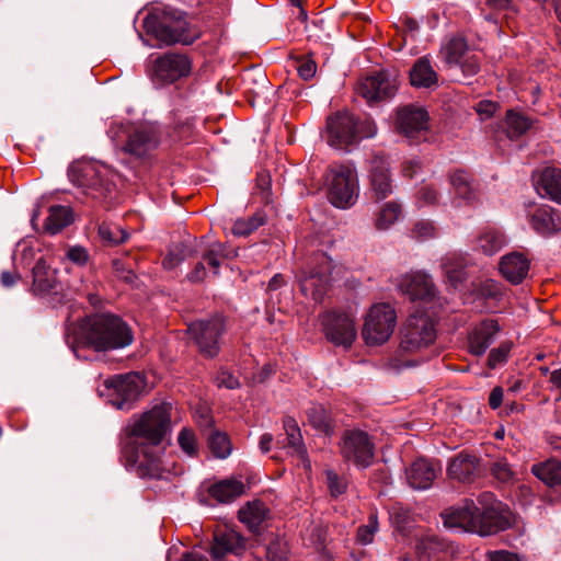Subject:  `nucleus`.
<instances>
[{
    "label": "nucleus",
    "mask_w": 561,
    "mask_h": 561,
    "mask_svg": "<svg viewBox=\"0 0 561 561\" xmlns=\"http://www.w3.org/2000/svg\"><path fill=\"white\" fill-rule=\"evenodd\" d=\"M170 428V407L161 403L135 417L126 427L123 455L138 474L162 478L163 468L158 446Z\"/></svg>",
    "instance_id": "nucleus-1"
},
{
    "label": "nucleus",
    "mask_w": 561,
    "mask_h": 561,
    "mask_svg": "<svg viewBox=\"0 0 561 561\" xmlns=\"http://www.w3.org/2000/svg\"><path fill=\"white\" fill-rule=\"evenodd\" d=\"M444 525L461 528L479 536H491L512 527L514 515L510 507L491 492H482L477 500L465 499L459 505L442 513Z\"/></svg>",
    "instance_id": "nucleus-2"
},
{
    "label": "nucleus",
    "mask_w": 561,
    "mask_h": 561,
    "mask_svg": "<svg viewBox=\"0 0 561 561\" xmlns=\"http://www.w3.org/2000/svg\"><path fill=\"white\" fill-rule=\"evenodd\" d=\"M133 332L118 316L95 313L80 324L76 339L77 347H89L96 352L123 348L131 344Z\"/></svg>",
    "instance_id": "nucleus-3"
},
{
    "label": "nucleus",
    "mask_w": 561,
    "mask_h": 561,
    "mask_svg": "<svg viewBox=\"0 0 561 561\" xmlns=\"http://www.w3.org/2000/svg\"><path fill=\"white\" fill-rule=\"evenodd\" d=\"M142 28L146 34L165 45H191L201 35L185 12L171 7H154L148 10L142 20Z\"/></svg>",
    "instance_id": "nucleus-4"
},
{
    "label": "nucleus",
    "mask_w": 561,
    "mask_h": 561,
    "mask_svg": "<svg viewBox=\"0 0 561 561\" xmlns=\"http://www.w3.org/2000/svg\"><path fill=\"white\" fill-rule=\"evenodd\" d=\"M376 126L366 119L359 123L356 117L347 112H336L327 119L325 137L329 146L336 149H347L362 138L373 137Z\"/></svg>",
    "instance_id": "nucleus-5"
},
{
    "label": "nucleus",
    "mask_w": 561,
    "mask_h": 561,
    "mask_svg": "<svg viewBox=\"0 0 561 561\" xmlns=\"http://www.w3.org/2000/svg\"><path fill=\"white\" fill-rule=\"evenodd\" d=\"M328 198L337 208L353 206L358 197V178L355 169L345 164H332L327 171Z\"/></svg>",
    "instance_id": "nucleus-6"
},
{
    "label": "nucleus",
    "mask_w": 561,
    "mask_h": 561,
    "mask_svg": "<svg viewBox=\"0 0 561 561\" xmlns=\"http://www.w3.org/2000/svg\"><path fill=\"white\" fill-rule=\"evenodd\" d=\"M436 329L431 317L424 313H415L408 317L400 331L399 350L413 354L434 343Z\"/></svg>",
    "instance_id": "nucleus-7"
},
{
    "label": "nucleus",
    "mask_w": 561,
    "mask_h": 561,
    "mask_svg": "<svg viewBox=\"0 0 561 561\" xmlns=\"http://www.w3.org/2000/svg\"><path fill=\"white\" fill-rule=\"evenodd\" d=\"M397 324L394 308L386 302L374 305L364 322L362 335L368 345H380L387 342Z\"/></svg>",
    "instance_id": "nucleus-8"
},
{
    "label": "nucleus",
    "mask_w": 561,
    "mask_h": 561,
    "mask_svg": "<svg viewBox=\"0 0 561 561\" xmlns=\"http://www.w3.org/2000/svg\"><path fill=\"white\" fill-rule=\"evenodd\" d=\"M107 175L108 170L105 167L89 162L73 164L69 170L71 182L95 199L107 197L114 190V184Z\"/></svg>",
    "instance_id": "nucleus-9"
},
{
    "label": "nucleus",
    "mask_w": 561,
    "mask_h": 561,
    "mask_svg": "<svg viewBox=\"0 0 561 561\" xmlns=\"http://www.w3.org/2000/svg\"><path fill=\"white\" fill-rule=\"evenodd\" d=\"M110 402L117 410L129 411L145 389V379L138 373L116 375L104 381Z\"/></svg>",
    "instance_id": "nucleus-10"
},
{
    "label": "nucleus",
    "mask_w": 561,
    "mask_h": 561,
    "mask_svg": "<svg viewBox=\"0 0 561 561\" xmlns=\"http://www.w3.org/2000/svg\"><path fill=\"white\" fill-rule=\"evenodd\" d=\"M332 271V260L325 253L318 252L311 257L307 270L299 276L300 289L305 296L319 300L325 293Z\"/></svg>",
    "instance_id": "nucleus-11"
},
{
    "label": "nucleus",
    "mask_w": 561,
    "mask_h": 561,
    "mask_svg": "<svg viewBox=\"0 0 561 561\" xmlns=\"http://www.w3.org/2000/svg\"><path fill=\"white\" fill-rule=\"evenodd\" d=\"M340 454L346 462L367 468L373 463L375 445L369 435L360 430L344 431L340 440Z\"/></svg>",
    "instance_id": "nucleus-12"
},
{
    "label": "nucleus",
    "mask_w": 561,
    "mask_h": 561,
    "mask_svg": "<svg viewBox=\"0 0 561 561\" xmlns=\"http://www.w3.org/2000/svg\"><path fill=\"white\" fill-rule=\"evenodd\" d=\"M225 330L226 327L221 317L196 321L188 325V333L197 344L199 352L209 358L219 353V339Z\"/></svg>",
    "instance_id": "nucleus-13"
},
{
    "label": "nucleus",
    "mask_w": 561,
    "mask_h": 561,
    "mask_svg": "<svg viewBox=\"0 0 561 561\" xmlns=\"http://www.w3.org/2000/svg\"><path fill=\"white\" fill-rule=\"evenodd\" d=\"M245 550V540L237 531L231 529L218 530L214 535V543L210 549L214 561H222L228 554L241 556ZM181 561H209L199 553H187Z\"/></svg>",
    "instance_id": "nucleus-14"
},
{
    "label": "nucleus",
    "mask_w": 561,
    "mask_h": 561,
    "mask_svg": "<svg viewBox=\"0 0 561 561\" xmlns=\"http://www.w3.org/2000/svg\"><path fill=\"white\" fill-rule=\"evenodd\" d=\"M159 145V129L153 125H142L128 134L123 150L136 159H149Z\"/></svg>",
    "instance_id": "nucleus-15"
},
{
    "label": "nucleus",
    "mask_w": 561,
    "mask_h": 561,
    "mask_svg": "<svg viewBox=\"0 0 561 561\" xmlns=\"http://www.w3.org/2000/svg\"><path fill=\"white\" fill-rule=\"evenodd\" d=\"M397 81L386 71L375 72L360 79L356 87L358 95L369 104L392 98L397 91Z\"/></svg>",
    "instance_id": "nucleus-16"
},
{
    "label": "nucleus",
    "mask_w": 561,
    "mask_h": 561,
    "mask_svg": "<svg viewBox=\"0 0 561 561\" xmlns=\"http://www.w3.org/2000/svg\"><path fill=\"white\" fill-rule=\"evenodd\" d=\"M327 339L334 345L350 347L356 339L354 320L346 313L327 312L322 317Z\"/></svg>",
    "instance_id": "nucleus-17"
},
{
    "label": "nucleus",
    "mask_w": 561,
    "mask_h": 561,
    "mask_svg": "<svg viewBox=\"0 0 561 561\" xmlns=\"http://www.w3.org/2000/svg\"><path fill=\"white\" fill-rule=\"evenodd\" d=\"M192 62L186 55L167 53L154 61L153 71L156 80L162 83L174 81L190 75Z\"/></svg>",
    "instance_id": "nucleus-18"
},
{
    "label": "nucleus",
    "mask_w": 561,
    "mask_h": 561,
    "mask_svg": "<svg viewBox=\"0 0 561 561\" xmlns=\"http://www.w3.org/2000/svg\"><path fill=\"white\" fill-rule=\"evenodd\" d=\"M428 126V114L423 107L407 105L397 111L396 129L408 138H417Z\"/></svg>",
    "instance_id": "nucleus-19"
},
{
    "label": "nucleus",
    "mask_w": 561,
    "mask_h": 561,
    "mask_svg": "<svg viewBox=\"0 0 561 561\" xmlns=\"http://www.w3.org/2000/svg\"><path fill=\"white\" fill-rule=\"evenodd\" d=\"M369 182L370 198L376 202L387 198L392 193L389 163L381 154L374 156L370 161Z\"/></svg>",
    "instance_id": "nucleus-20"
},
{
    "label": "nucleus",
    "mask_w": 561,
    "mask_h": 561,
    "mask_svg": "<svg viewBox=\"0 0 561 561\" xmlns=\"http://www.w3.org/2000/svg\"><path fill=\"white\" fill-rule=\"evenodd\" d=\"M398 287L407 294L411 300L428 301L436 295V288L432 278L422 272L410 273L398 279Z\"/></svg>",
    "instance_id": "nucleus-21"
},
{
    "label": "nucleus",
    "mask_w": 561,
    "mask_h": 561,
    "mask_svg": "<svg viewBox=\"0 0 561 561\" xmlns=\"http://www.w3.org/2000/svg\"><path fill=\"white\" fill-rule=\"evenodd\" d=\"M500 331L497 320L486 319L473 328L468 336V350L472 355L481 356L493 343Z\"/></svg>",
    "instance_id": "nucleus-22"
},
{
    "label": "nucleus",
    "mask_w": 561,
    "mask_h": 561,
    "mask_svg": "<svg viewBox=\"0 0 561 561\" xmlns=\"http://www.w3.org/2000/svg\"><path fill=\"white\" fill-rule=\"evenodd\" d=\"M530 261L522 252H511L501 257L499 270L502 276L513 285L520 284L529 273Z\"/></svg>",
    "instance_id": "nucleus-23"
},
{
    "label": "nucleus",
    "mask_w": 561,
    "mask_h": 561,
    "mask_svg": "<svg viewBox=\"0 0 561 561\" xmlns=\"http://www.w3.org/2000/svg\"><path fill=\"white\" fill-rule=\"evenodd\" d=\"M440 468L424 458H419L405 469V478L414 490H427L432 486Z\"/></svg>",
    "instance_id": "nucleus-24"
},
{
    "label": "nucleus",
    "mask_w": 561,
    "mask_h": 561,
    "mask_svg": "<svg viewBox=\"0 0 561 561\" xmlns=\"http://www.w3.org/2000/svg\"><path fill=\"white\" fill-rule=\"evenodd\" d=\"M534 183L540 196L561 205V169L545 168L534 175Z\"/></svg>",
    "instance_id": "nucleus-25"
},
{
    "label": "nucleus",
    "mask_w": 561,
    "mask_h": 561,
    "mask_svg": "<svg viewBox=\"0 0 561 561\" xmlns=\"http://www.w3.org/2000/svg\"><path fill=\"white\" fill-rule=\"evenodd\" d=\"M227 257L226 247L221 243H214L203 254V261L196 263L193 271L188 274V279L194 283L202 282L206 277V264L213 271L214 275L218 274V268L222 261Z\"/></svg>",
    "instance_id": "nucleus-26"
},
{
    "label": "nucleus",
    "mask_w": 561,
    "mask_h": 561,
    "mask_svg": "<svg viewBox=\"0 0 561 561\" xmlns=\"http://www.w3.org/2000/svg\"><path fill=\"white\" fill-rule=\"evenodd\" d=\"M479 460L473 455L459 454L448 465L447 472L451 479L471 482L477 476Z\"/></svg>",
    "instance_id": "nucleus-27"
},
{
    "label": "nucleus",
    "mask_w": 561,
    "mask_h": 561,
    "mask_svg": "<svg viewBox=\"0 0 561 561\" xmlns=\"http://www.w3.org/2000/svg\"><path fill=\"white\" fill-rule=\"evenodd\" d=\"M58 280L56 271L50 268L43 259L33 267V291L36 295L57 293Z\"/></svg>",
    "instance_id": "nucleus-28"
},
{
    "label": "nucleus",
    "mask_w": 561,
    "mask_h": 561,
    "mask_svg": "<svg viewBox=\"0 0 561 561\" xmlns=\"http://www.w3.org/2000/svg\"><path fill=\"white\" fill-rule=\"evenodd\" d=\"M533 229L542 234L550 236L560 229V220L554 210L548 205H541L528 215Z\"/></svg>",
    "instance_id": "nucleus-29"
},
{
    "label": "nucleus",
    "mask_w": 561,
    "mask_h": 561,
    "mask_svg": "<svg viewBox=\"0 0 561 561\" xmlns=\"http://www.w3.org/2000/svg\"><path fill=\"white\" fill-rule=\"evenodd\" d=\"M469 54L468 43L465 37L453 35L446 37L439 49V56L449 68H454Z\"/></svg>",
    "instance_id": "nucleus-30"
},
{
    "label": "nucleus",
    "mask_w": 561,
    "mask_h": 561,
    "mask_svg": "<svg viewBox=\"0 0 561 561\" xmlns=\"http://www.w3.org/2000/svg\"><path fill=\"white\" fill-rule=\"evenodd\" d=\"M268 508L267 506L260 500H254L248 502L239 511V519L241 523L245 524L249 530L252 533H259L261 525L268 517Z\"/></svg>",
    "instance_id": "nucleus-31"
},
{
    "label": "nucleus",
    "mask_w": 561,
    "mask_h": 561,
    "mask_svg": "<svg viewBox=\"0 0 561 561\" xmlns=\"http://www.w3.org/2000/svg\"><path fill=\"white\" fill-rule=\"evenodd\" d=\"M208 492L219 503H230L244 493V484L238 479H226L213 484Z\"/></svg>",
    "instance_id": "nucleus-32"
},
{
    "label": "nucleus",
    "mask_w": 561,
    "mask_h": 561,
    "mask_svg": "<svg viewBox=\"0 0 561 561\" xmlns=\"http://www.w3.org/2000/svg\"><path fill=\"white\" fill-rule=\"evenodd\" d=\"M437 73L425 57L417 59L410 70V81L413 87L431 88L437 84Z\"/></svg>",
    "instance_id": "nucleus-33"
},
{
    "label": "nucleus",
    "mask_w": 561,
    "mask_h": 561,
    "mask_svg": "<svg viewBox=\"0 0 561 561\" xmlns=\"http://www.w3.org/2000/svg\"><path fill=\"white\" fill-rule=\"evenodd\" d=\"M73 221L72 211L67 206L55 205L49 207L45 219L44 231L48 234H57Z\"/></svg>",
    "instance_id": "nucleus-34"
},
{
    "label": "nucleus",
    "mask_w": 561,
    "mask_h": 561,
    "mask_svg": "<svg viewBox=\"0 0 561 561\" xmlns=\"http://www.w3.org/2000/svg\"><path fill=\"white\" fill-rule=\"evenodd\" d=\"M466 260L462 255L457 253L447 254L442 263V268L451 284V286L457 287L460 283H462L466 278Z\"/></svg>",
    "instance_id": "nucleus-35"
},
{
    "label": "nucleus",
    "mask_w": 561,
    "mask_h": 561,
    "mask_svg": "<svg viewBox=\"0 0 561 561\" xmlns=\"http://www.w3.org/2000/svg\"><path fill=\"white\" fill-rule=\"evenodd\" d=\"M531 473L549 486L561 484V462L557 459L533 465Z\"/></svg>",
    "instance_id": "nucleus-36"
},
{
    "label": "nucleus",
    "mask_w": 561,
    "mask_h": 561,
    "mask_svg": "<svg viewBox=\"0 0 561 561\" xmlns=\"http://www.w3.org/2000/svg\"><path fill=\"white\" fill-rule=\"evenodd\" d=\"M283 426L287 436V446L291 448L293 453L300 459L306 460L307 450L302 444V436L297 421L290 416H286L283 421Z\"/></svg>",
    "instance_id": "nucleus-37"
},
{
    "label": "nucleus",
    "mask_w": 561,
    "mask_h": 561,
    "mask_svg": "<svg viewBox=\"0 0 561 561\" xmlns=\"http://www.w3.org/2000/svg\"><path fill=\"white\" fill-rule=\"evenodd\" d=\"M506 244V238L502 231L495 228L485 229L478 238V249L485 255L497 253Z\"/></svg>",
    "instance_id": "nucleus-38"
},
{
    "label": "nucleus",
    "mask_w": 561,
    "mask_h": 561,
    "mask_svg": "<svg viewBox=\"0 0 561 561\" xmlns=\"http://www.w3.org/2000/svg\"><path fill=\"white\" fill-rule=\"evenodd\" d=\"M505 125L507 137L516 139L533 126V121L523 113L510 110L506 112Z\"/></svg>",
    "instance_id": "nucleus-39"
},
{
    "label": "nucleus",
    "mask_w": 561,
    "mask_h": 561,
    "mask_svg": "<svg viewBox=\"0 0 561 561\" xmlns=\"http://www.w3.org/2000/svg\"><path fill=\"white\" fill-rule=\"evenodd\" d=\"M99 237L105 247H116L125 242L129 234L121 226L113 222H102L98 229Z\"/></svg>",
    "instance_id": "nucleus-40"
},
{
    "label": "nucleus",
    "mask_w": 561,
    "mask_h": 561,
    "mask_svg": "<svg viewBox=\"0 0 561 561\" xmlns=\"http://www.w3.org/2000/svg\"><path fill=\"white\" fill-rule=\"evenodd\" d=\"M450 184L457 197L471 203L476 197L474 186L465 171H457L450 175Z\"/></svg>",
    "instance_id": "nucleus-41"
},
{
    "label": "nucleus",
    "mask_w": 561,
    "mask_h": 561,
    "mask_svg": "<svg viewBox=\"0 0 561 561\" xmlns=\"http://www.w3.org/2000/svg\"><path fill=\"white\" fill-rule=\"evenodd\" d=\"M309 424L324 435H331L333 425L328 411L322 405H313L307 411Z\"/></svg>",
    "instance_id": "nucleus-42"
},
{
    "label": "nucleus",
    "mask_w": 561,
    "mask_h": 561,
    "mask_svg": "<svg viewBox=\"0 0 561 561\" xmlns=\"http://www.w3.org/2000/svg\"><path fill=\"white\" fill-rule=\"evenodd\" d=\"M266 222L263 211H256L249 218H240L234 221L232 233L238 237H248Z\"/></svg>",
    "instance_id": "nucleus-43"
},
{
    "label": "nucleus",
    "mask_w": 561,
    "mask_h": 561,
    "mask_svg": "<svg viewBox=\"0 0 561 561\" xmlns=\"http://www.w3.org/2000/svg\"><path fill=\"white\" fill-rule=\"evenodd\" d=\"M446 550V543L436 536H425L416 545V551L428 560H438V554Z\"/></svg>",
    "instance_id": "nucleus-44"
},
{
    "label": "nucleus",
    "mask_w": 561,
    "mask_h": 561,
    "mask_svg": "<svg viewBox=\"0 0 561 561\" xmlns=\"http://www.w3.org/2000/svg\"><path fill=\"white\" fill-rule=\"evenodd\" d=\"M400 214V205L397 203H387L377 215L376 228L378 230H387L398 220Z\"/></svg>",
    "instance_id": "nucleus-45"
},
{
    "label": "nucleus",
    "mask_w": 561,
    "mask_h": 561,
    "mask_svg": "<svg viewBox=\"0 0 561 561\" xmlns=\"http://www.w3.org/2000/svg\"><path fill=\"white\" fill-rule=\"evenodd\" d=\"M209 448L217 458H226L231 453V444L228 436L220 432H214L208 438Z\"/></svg>",
    "instance_id": "nucleus-46"
},
{
    "label": "nucleus",
    "mask_w": 561,
    "mask_h": 561,
    "mask_svg": "<svg viewBox=\"0 0 561 561\" xmlns=\"http://www.w3.org/2000/svg\"><path fill=\"white\" fill-rule=\"evenodd\" d=\"M324 473L331 496L337 497L346 492L348 482L345 477L339 476L335 471L330 469L325 470Z\"/></svg>",
    "instance_id": "nucleus-47"
},
{
    "label": "nucleus",
    "mask_w": 561,
    "mask_h": 561,
    "mask_svg": "<svg viewBox=\"0 0 561 561\" xmlns=\"http://www.w3.org/2000/svg\"><path fill=\"white\" fill-rule=\"evenodd\" d=\"M378 531V519L376 513H370L366 525L358 527L356 539L362 545H369Z\"/></svg>",
    "instance_id": "nucleus-48"
},
{
    "label": "nucleus",
    "mask_w": 561,
    "mask_h": 561,
    "mask_svg": "<svg viewBox=\"0 0 561 561\" xmlns=\"http://www.w3.org/2000/svg\"><path fill=\"white\" fill-rule=\"evenodd\" d=\"M187 247L184 243H175L170 247L168 255L163 259L162 265L165 268H174L186 259Z\"/></svg>",
    "instance_id": "nucleus-49"
},
{
    "label": "nucleus",
    "mask_w": 561,
    "mask_h": 561,
    "mask_svg": "<svg viewBox=\"0 0 561 561\" xmlns=\"http://www.w3.org/2000/svg\"><path fill=\"white\" fill-rule=\"evenodd\" d=\"M491 474L502 483L514 480V472L505 458L496 459L490 468Z\"/></svg>",
    "instance_id": "nucleus-50"
},
{
    "label": "nucleus",
    "mask_w": 561,
    "mask_h": 561,
    "mask_svg": "<svg viewBox=\"0 0 561 561\" xmlns=\"http://www.w3.org/2000/svg\"><path fill=\"white\" fill-rule=\"evenodd\" d=\"M511 342H502L496 348H493L488 357L489 368L494 369L499 365L505 363L511 352Z\"/></svg>",
    "instance_id": "nucleus-51"
},
{
    "label": "nucleus",
    "mask_w": 561,
    "mask_h": 561,
    "mask_svg": "<svg viewBox=\"0 0 561 561\" xmlns=\"http://www.w3.org/2000/svg\"><path fill=\"white\" fill-rule=\"evenodd\" d=\"M480 291L486 299L500 300L504 295V286L496 280L488 279L481 285Z\"/></svg>",
    "instance_id": "nucleus-52"
},
{
    "label": "nucleus",
    "mask_w": 561,
    "mask_h": 561,
    "mask_svg": "<svg viewBox=\"0 0 561 561\" xmlns=\"http://www.w3.org/2000/svg\"><path fill=\"white\" fill-rule=\"evenodd\" d=\"M435 228L430 220H419L411 230V237L416 240H426L434 237Z\"/></svg>",
    "instance_id": "nucleus-53"
},
{
    "label": "nucleus",
    "mask_w": 561,
    "mask_h": 561,
    "mask_svg": "<svg viewBox=\"0 0 561 561\" xmlns=\"http://www.w3.org/2000/svg\"><path fill=\"white\" fill-rule=\"evenodd\" d=\"M178 442L184 453L190 456L195 455L197 445L195 435L192 431L183 428L179 434Z\"/></svg>",
    "instance_id": "nucleus-54"
},
{
    "label": "nucleus",
    "mask_w": 561,
    "mask_h": 561,
    "mask_svg": "<svg viewBox=\"0 0 561 561\" xmlns=\"http://www.w3.org/2000/svg\"><path fill=\"white\" fill-rule=\"evenodd\" d=\"M456 67L460 68L466 77H472L480 70V60L476 55L468 54Z\"/></svg>",
    "instance_id": "nucleus-55"
},
{
    "label": "nucleus",
    "mask_w": 561,
    "mask_h": 561,
    "mask_svg": "<svg viewBox=\"0 0 561 561\" xmlns=\"http://www.w3.org/2000/svg\"><path fill=\"white\" fill-rule=\"evenodd\" d=\"M297 71L301 79L310 80L317 72V64L309 58H300L297 60Z\"/></svg>",
    "instance_id": "nucleus-56"
},
{
    "label": "nucleus",
    "mask_w": 561,
    "mask_h": 561,
    "mask_svg": "<svg viewBox=\"0 0 561 561\" xmlns=\"http://www.w3.org/2000/svg\"><path fill=\"white\" fill-rule=\"evenodd\" d=\"M66 255L72 263L80 266L85 265L89 261L87 249L80 245L70 247Z\"/></svg>",
    "instance_id": "nucleus-57"
},
{
    "label": "nucleus",
    "mask_w": 561,
    "mask_h": 561,
    "mask_svg": "<svg viewBox=\"0 0 561 561\" xmlns=\"http://www.w3.org/2000/svg\"><path fill=\"white\" fill-rule=\"evenodd\" d=\"M437 199L438 193L431 185H424L417 192V202L422 205H434Z\"/></svg>",
    "instance_id": "nucleus-58"
},
{
    "label": "nucleus",
    "mask_w": 561,
    "mask_h": 561,
    "mask_svg": "<svg viewBox=\"0 0 561 561\" xmlns=\"http://www.w3.org/2000/svg\"><path fill=\"white\" fill-rule=\"evenodd\" d=\"M113 268L116 276L126 283L131 284L136 279L135 273L129 267H126L121 260L113 261Z\"/></svg>",
    "instance_id": "nucleus-59"
},
{
    "label": "nucleus",
    "mask_w": 561,
    "mask_h": 561,
    "mask_svg": "<svg viewBox=\"0 0 561 561\" xmlns=\"http://www.w3.org/2000/svg\"><path fill=\"white\" fill-rule=\"evenodd\" d=\"M216 382L218 387H225L227 389H236L239 387V380L228 370H220L217 374Z\"/></svg>",
    "instance_id": "nucleus-60"
},
{
    "label": "nucleus",
    "mask_w": 561,
    "mask_h": 561,
    "mask_svg": "<svg viewBox=\"0 0 561 561\" xmlns=\"http://www.w3.org/2000/svg\"><path fill=\"white\" fill-rule=\"evenodd\" d=\"M485 557L486 561H519L515 553L506 550L489 551Z\"/></svg>",
    "instance_id": "nucleus-61"
},
{
    "label": "nucleus",
    "mask_w": 561,
    "mask_h": 561,
    "mask_svg": "<svg viewBox=\"0 0 561 561\" xmlns=\"http://www.w3.org/2000/svg\"><path fill=\"white\" fill-rule=\"evenodd\" d=\"M503 389L501 387H494L489 397V405L495 410L501 407L503 402Z\"/></svg>",
    "instance_id": "nucleus-62"
},
{
    "label": "nucleus",
    "mask_w": 561,
    "mask_h": 561,
    "mask_svg": "<svg viewBox=\"0 0 561 561\" xmlns=\"http://www.w3.org/2000/svg\"><path fill=\"white\" fill-rule=\"evenodd\" d=\"M420 169V162L417 160H411L403 163L402 172L407 178H413Z\"/></svg>",
    "instance_id": "nucleus-63"
},
{
    "label": "nucleus",
    "mask_w": 561,
    "mask_h": 561,
    "mask_svg": "<svg viewBox=\"0 0 561 561\" xmlns=\"http://www.w3.org/2000/svg\"><path fill=\"white\" fill-rule=\"evenodd\" d=\"M496 111V104L491 101H482L478 104V113L491 116Z\"/></svg>",
    "instance_id": "nucleus-64"
}]
</instances>
